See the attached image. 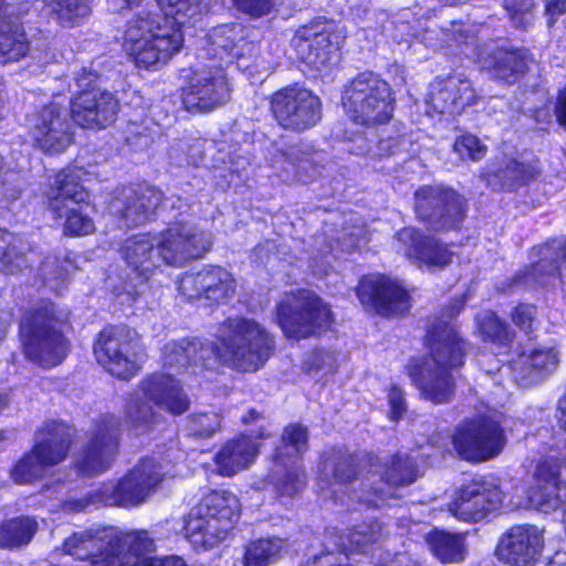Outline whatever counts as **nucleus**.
I'll return each mask as SVG.
<instances>
[{
    "instance_id": "obj_40",
    "label": "nucleus",
    "mask_w": 566,
    "mask_h": 566,
    "mask_svg": "<svg viewBox=\"0 0 566 566\" xmlns=\"http://www.w3.org/2000/svg\"><path fill=\"white\" fill-rule=\"evenodd\" d=\"M531 62L526 50L497 49L482 59L483 66L505 82L516 81L526 72Z\"/></svg>"
},
{
    "instance_id": "obj_56",
    "label": "nucleus",
    "mask_w": 566,
    "mask_h": 566,
    "mask_svg": "<svg viewBox=\"0 0 566 566\" xmlns=\"http://www.w3.org/2000/svg\"><path fill=\"white\" fill-rule=\"evenodd\" d=\"M286 160L296 169V174L300 175L302 171H307V167L311 165L310 157L306 153L302 151L298 147L290 148L286 154Z\"/></svg>"
},
{
    "instance_id": "obj_47",
    "label": "nucleus",
    "mask_w": 566,
    "mask_h": 566,
    "mask_svg": "<svg viewBox=\"0 0 566 566\" xmlns=\"http://www.w3.org/2000/svg\"><path fill=\"white\" fill-rule=\"evenodd\" d=\"M25 265L27 259L17 251L13 235L0 229V272L13 274Z\"/></svg>"
},
{
    "instance_id": "obj_22",
    "label": "nucleus",
    "mask_w": 566,
    "mask_h": 566,
    "mask_svg": "<svg viewBox=\"0 0 566 566\" xmlns=\"http://www.w3.org/2000/svg\"><path fill=\"white\" fill-rule=\"evenodd\" d=\"M503 492L493 480H473L454 491L448 511L462 522H479L499 510Z\"/></svg>"
},
{
    "instance_id": "obj_6",
    "label": "nucleus",
    "mask_w": 566,
    "mask_h": 566,
    "mask_svg": "<svg viewBox=\"0 0 566 566\" xmlns=\"http://www.w3.org/2000/svg\"><path fill=\"white\" fill-rule=\"evenodd\" d=\"M168 474L167 464L155 458H144L118 482L104 483L87 497L69 500L65 507L84 511L91 505L136 506L145 502Z\"/></svg>"
},
{
    "instance_id": "obj_9",
    "label": "nucleus",
    "mask_w": 566,
    "mask_h": 566,
    "mask_svg": "<svg viewBox=\"0 0 566 566\" xmlns=\"http://www.w3.org/2000/svg\"><path fill=\"white\" fill-rule=\"evenodd\" d=\"M238 497L228 491L206 495L188 514L185 533L195 547L209 548L226 538L239 517Z\"/></svg>"
},
{
    "instance_id": "obj_15",
    "label": "nucleus",
    "mask_w": 566,
    "mask_h": 566,
    "mask_svg": "<svg viewBox=\"0 0 566 566\" xmlns=\"http://www.w3.org/2000/svg\"><path fill=\"white\" fill-rule=\"evenodd\" d=\"M78 180L80 170H61L48 195V206L54 218H65L64 233L76 237L87 235L94 231L93 220L83 213L80 207L87 195Z\"/></svg>"
},
{
    "instance_id": "obj_30",
    "label": "nucleus",
    "mask_w": 566,
    "mask_h": 566,
    "mask_svg": "<svg viewBox=\"0 0 566 566\" xmlns=\"http://www.w3.org/2000/svg\"><path fill=\"white\" fill-rule=\"evenodd\" d=\"M542 532L532 525L512 526L500 539L497 556L507 564L527 566L541 554Z\"/></svg>"
},
{
    "instance_id": "obj_24",
    "label": "nucleus",
    "mask_w": 566,
    "mask_h": 566,
    "mask_svg": "<svg viewBox=\"0 0 566 566\" xmlns=\"http://www.w3.org/2000/svg\"><path fill=\"white\" fill-rule=\"evenodd\" d=\"M360 303L382 316L400 315L409 311L407 290L397 281L385 276H366L357 286Z\"/></svg>"
},
{
    "instance_id": "obj_16",
    "label": "nucleus",
    "mask_w": 566,
    "mask_h": 566,
    "mask_svg": "<svg viewBox=\"0 0 566 566\" xmlns=\"http://www.w3.org/2000/svg\"><path fill=\"white\" fill-rule=\"evenodd\" d=\"M270 104L276 123L292 132L300 133L314 127L322 116L321 98L300 84L276 91Z\"/></svg>"
},
{
    "instance_id": "obj_36",
    "label": "nucleus",
    "mask_w": 566,
    "mask_h": 566,
    "mask_svg": "<svg viewBox=\"0 0 566 566\" xmlns=\"http://www.w3.org/2000/svg\"><path fill=\"white\" fill-rule=\"evenodd\" d=\"M247 35L248 30L241 24L216 27L208 34V50L220 60L241 57L252 49Z\"/></svg>"
},
{
    "instance_id": "obj_52",
    "label": "nucleus",
    "mask_w": 566,
    "mask_h": 566,
    "mask_svg": "<svg viewBox=\"0 0 566 566\" xmlns=\"http://www.w3.org/2000/svg\"><path fill=\"white\" fill-rule=\"evenodd\" d=\"M233 2L240 11L258 18L269 14L277 0H233Z\"/></svg>"
},
{
    "instance_id": "obj_63",
    "label": "nucleus",
    "mask_w": 566,
    "mask_h": 566,
    "mask_svg": "<svg viewBox=\"0 0 566 566\" xmlns=\"http://www.w3.org/2000/svg\"><path fill=\"white\" fill-rule=\"evenodd\" d=\"M363 233H364V228H363V227H355L353 230H350V231L348 232V234H349L350 237H354V238H355V240H353V241L349 243V245H348V247H349V248H355V247H357V245H358V240H359V238L363 235Z\"/></svg>"
},
{
    "instance_id": "obj_49",
    "label": "nucleus",
    "mask_w": 566,
    "mask_h": 566,
    "mask_svg": "<svg viewBox=\"0 0 566 566\" xmlns=\"http://www.w3.org/2000/svg\"><path fill=\"white\" fill-rule=\"evenodd\" d=\"M220 415L213 411L196 412L191 415L188 421L189 432L201 438L211 437L220 430Z\"/></svg>"
},
{
    "instance_id": "obj_44",
    "label": "nucleus",
    "mask_w": 566,
    "mask_h": 566,
    "mask_svg": "<svg viewBox=\"0 0 566 566\" xmlns=\"http://www.w3.org/2000/svg\"><path fill=\"white\" fill-rule=\"evenodd\" d=\"M284 542L281 538H260L251 542L245 549V566H269L275 563L283 549Z\"/></svg>"
},
{
    "instance_id": "obj_51",
    "label": "nucleus",
    "mask_w": 566,
    "mask_h": 566,
    "mask_svg": "<svg viewBox=\"0 0 566 566\" xmlns=\"http://www.w3.org/2000/svg\"><path fill=\"white\" fill-rule=\"evenodd\" d=\"M506 10L513 24L518 28H527L534 20V0H504Z\"/></svg>"
},
{
    "instance_id": "obj_35",
    "label": "nucleus",
    "mask_w": 566,
    "mask_h": 566,
    "mask_svg": "<svg viewBox=\"0 0 566 566\" xmlns=\"http://www.w3.org/2000/svg\"><path fill=\"white\" fill-rule=\"evenodd\" d=\"M29 50L30 42L20 18L12 7H7L3 17H0V63L17 62Z\"/></svg>"
},
{
    "instance_id": "obj_27",
    "label": "nucleus",
    "mask_w": 566,
    "mask_h": 566,
    "mask_svg": "<svg viewBox=\"0 0 566 566\" xmlns=\"http://www.w3.org/2000/svg\"><path fill=\"white\" fill-rule=\"evenodd\" d=\"M179 292L188 300L205 297L222 302L233 296L234 279L230 272L220 266H207L196 273H186L178 283Z\"/></svg>"
},
{
    "instance_id": "obj_13",
    "label": "nucleus",
    "mask_w": 566,
    "mask_h": 566,
    "mask_svg": "<svg viewBox=\"0 0 566 566\" xmlns=\"http://www.w3.org/2000/svg\"><path fill=\"white\" fill-rule=\"evenodd\" d=\"M74 430L59 421L46 422L38 433L33 449L12 468L10 474L17 484H29L41 478L48 467L62 462L70 450Z\"/></svg>"
},
{
    "instance_id": "obj_31",
    "label": "nucleus",
    "mask_w": 566,
    "mask_h": 566,
    "mask_svg": "<svg viewBox=\"0 0 566 566\" xmlns=\"http://www.w3.org/2000/svg\"><path fill=\"white\" fill-rule=\"evenodd\" d=\"M559 470L560 463L554 457H546L538 461L533 473L535 484L528 492L527 505L544 513L560 506L563 499L559 494L562 484Z\"/></svg>"
},
{
    "instance_id": "obj_58",
    "label": "nucleus",
    "mask_w": 566,
    "mask_h": 566,
    "mask_svg": "<svg viewBox=\"0 0 566 566\" xmlns=\"http://www.w3.org/2000/svg\"><path fill=\"white\" fill-rule=\"evenodd\" d=\"M555 115L559 125L566 129V88L558 94L555 104Z\"/></svg>"
},
{
    "instance_id": "obj_17",
    "label": "nucleus",
    "mask_w": 566,
    "mask_h": 566,
    "mask_svg": "<svg viewBox=\"0 0 566 566\" xmlns=\"http://www.w3.org/2000/svg\"><path fill=\"white\" fill-rule=\"evenodd\" d=\"M346 29L335 21L315 20L300 28L292 39L298 57L306 64L319 70L326 66L340 50Z\"/></svg>"
},
{
    "instance_id": "obj_29",
    "label": "nucleus",
    "mask_w": 566,
    "mask_h": 566,
    "mask_svg": "<svg viewBox=\"0 0 566 566\" xmlns=\"http://www.w3.org/2000/svg\"><path fill=\"white\" fill-rule=\"evenodd\" d=\"M163 201L161 191L148 186L126 188L109 205L119 223L134 228L149 221Z\"/></svg>"
},
{
    "instance_id": "obj_59",
    "label": "nucleus",
    "mask_w": 566,
    "mask_h": 566,
    "mask_svg": "<svg viewBox=\"0 0 566 566\" xmlns=\"http://www.w3.org/2000/svg\"><path fill=\"white\" fill-rule=\"evenodd\" d=\"M400 140L397 138L381 139L378 143V155L379 156H391L396 154L399 147Z\"/></svg>"
},
{
    "instance_id": "obj_55",
    "label": "nucleus",
    "mask_w": 566,
    "mask_h": 566,
    "mask_svg": "<svg viewBox=\"0 0 566 566\" xmlns=\"http://www.w3.org/2000/svg\"><path fill=\"white\" fill-rule=\"evenodd\" d=\"M388 402L390 407L391 420L400 419L407 410L405 395L401 388L397 386H392L390 388L388 392Z\"/></svg>"
},
{
    "instance_id": "obj_53",
    "label": "nucleus",
    "mask_w": 566,
    "mask_h": 566,
    "mask_svg": "<svg viewBox=\"0 0 566 566\" xmlns=\"http://www.w3.org/2000/svg\"><path fill=\"white\" fill-rule=\"evenodd\" d=\"M512 321L520 328L530 331L535 322V307L528 304H521L512 313Z\"/></svg>"
},
{
    "instance_id": "obj_45",
    "label": "nucleus",
    "mask_w": 566,
    "mask_h": 566,
    "mask_svg": "<svg viewBox=\"0 0 566 566\" xmlns=\"http://www.w3.org/2000/svg\"><path fill=\"white\" fill-rule=\"evenodd\" d=\"M93 0H51L52 12L62 25L73 27L85 21L92 12Z\"/></svg>"
},
{
    "instance_id": "obj_8",
    "label": "nucleus",
    "mask_w": 566,
    "mask_h": 566,
    "mask_svg": "<svg viewBox=\"0 0 566 566\" xmlns=\"http://www.w3.org/2000/svg\"><path fill=\"white\" fill-rule=\"evenodd\" d=\"M62 324L63 319L51 303L29 312L20 326L25 356L44 368L60 365L70 350Z\"/></svg>"
},
{
    "instance_id": "obj_20",
    "label": "nucleus",
    "mask_w": 566,
    "mask_h": 566,
    "mask_svg": "<svg viewBox=\"0 0 566 566\" xmlns=\"http://www.w3.org/2000/svg\"><path fill=\"white\" fill-rule=\"evenodd\" d=\"M415 209L418 218L437 231L457 229L465 216L464 199L441 186L419 188L415 192Z\"/></svg>"
},
{
    "instance_id": "obj_38",
    "label": "nucleus",
    "mask_w": 566,
    "mask_h": 566,
    "mask_svg": "<svg viewBox=\"0 0 566 566\" xmlns=\"http://www.w3.org/2000/svg\"><path fill=\"white\" fill-rule=\"evenodd\" d=\"M258 451L259 446L250 437L227 442L214 457L219 473L231 476L247 469L254 462Z\"/></svg>"
},
{
    "instance_id": "obj_34",
    "label": "nucleus",
    "mask_w": 566,
    "mask_h": 566,
    "mask_svg": "<svg viewBox=\"0 0 566 566\" xmlns=\"http://www.w3.org/2000/svg\"><path fill=\"white\" fill-rule=\"evenodd\" d=\"M417 468L409 455H398L392 459L382 473L381 479L370 483V491L358 496V500L371 506H379L387 495H391V486L405 485L415 482Z\"/></svg>"
},
{
    "instance_id": "obj_32",
    "label": "nucleus",
    "mask_w": 566,
    "mask_h": 566,
    "mask_svg": "<svg viewBox=\"0 0 566 566\" xmlns=\"http://www.w3.org/2000/svg\"><path fill=\"white\" fill-rule=\"evenodd\" d=\"M537 174V161L520 160L514 156L502 154L488 166L482 178L489 187L499 190L512 189L533 179Z\"/></svg>"
},
{
    "instance_id": "obj_3",
    "label": "nucleus",
    "mask_w": 566,
    "mask_h": 566,
    "mask_svg": "<svg viewBox=\"0 0 566 566\" xmlns=\"http://www.w3.org/2000/svg\"><path fill=\"white\" fill-rule=\"evenodd\" d=\"M211 244L210 234L195 223L177 221L156 235L138 234L127 239L122 254L128 266L147 280L163 264L180 268L202 258Z\"/></svg>"
},
{
    "instance_id": "obj_23",
    "label": "nucleus",
    "mask_w": 566,
    "mask_h": 566,
    "mask_svg": "<svg viewBox=\"0 0 566 566\" xmlns=\"http://www.w3.org/2000/svg\"><path fill=\"white\" fill-rule=\"evenodd\" d=\"M119 423L115 416L99 417L90 431L88 442L76 461L86 475L103 473L111 468L118 453Z\"/></svg>"
},
{
    "instance_id": "obj_1",
    "label": "nucleus",
    "mask_w": 566,
    "mask_h": 566,
    "mask_svg": "<svg viewBox=\"0 0 566 566\" xmlns=\"http://www.w3.org/2000/svg\"><path fill=\"white\" fill-rule=\"evenodd\" d=\"M143 0H107L114 12L132 10ZM164 14L143 11L127 23L123 48L135 64L144 69H158L180 51L184 34L180 27L195 20L207 9L202 0H157Z\"/></svg>"
},
{
    "instance_id": "obj_5",
    "label": "nucleus",
    "mask_w": 566,
    "mask_h": 566,
    "mask_svg": "<svg viewBox=\"0 0 566 566\" xmlns=\"http://www.w3.org/2000/svg\"><path fill=\"white\" fill-rule=\"evenodd\" d=\"M168 474L167 464L155 458H144L118 482L104 483L87 497L69 500L65 507L84 511L91 505L136 506L145 502Z\"/></svg>"
},
{
    "instance_id": "obj_41",
    "label": "nucleus",
    "mask_w": 566,
    "mask_h": 566,
    "mask_svg": "<svg viewBox=\"0 0 566 566\" xmlns=\"http://www.w3.org/2000/svg\"><path fill=\"white\" fill-rule=\"evenodd\" d=\"M307 449V428L298 423L289 424L283 430L280 446L276 447L275 462L277 465H285L286 462L298 463Z\"/></svg>"
},
{
    "instance_id": "obj_39",
    "label": "nucleus",
    "mask_w": 566,
    "mask_h": 566,
    "mask_svg": "<svg viewBox=\"0 0 566 566\" xmlns=\"http://www.w3.org/2000/svg\"><path fill=\"white\" fill-rule=\"evenodd\" d=\"M558 364L557 353L553 348L533 349L530 354L523 353L513 363L515 380L522 386L539 381L552 373Z\"/></svg>"
},
{
    "instance_id": "obj_33",
    "label": "nucleus",
    "mask_w": 566,
    "mask_h": 566,
    "mask_svg": "<svg viewBox=\"0 0 566 566\" xmlns=\"http://www.w3.org/2000/svg\"><path fill=\"white\" fill-rule=\"evenodd\" d=\"M357 459L347 452H333L319 468L317 485L325 497L336 499L339 492L356 478Z\"/></svg>"
},
{
    "instance_id": "obj_48",
    "label": "nucleus",
    "mask_w": 566,
    "mask_h": 566,
    "mask_svg": "<svg viewBox=\"0 0 566 566\" xmlns=\"http://www.w3.org/2000/svg\"><path fill=\"white\" fill-rule=\"evenodd\" d=\"M282 467L285 472L275 482L276 492L281 496H293L305 486V472L298 463L286 462Z\"/></svg>"
},
{
    "instance_id": "obj_11",
    "label": "nucleus",
    "mask_w": 566,
    "mask_h": 566,
    "mask_svg": "<svg viewBox=\"0 0 566 566\" xmlns=\"http://www.w3.org/2000/svg\"><path fill=\"white\" fill-rule=\"evenodd\" d=\"M143 344L136 331L126 326H108L93 345L96 361L112 376L129 380L142 368Z\"/></svg>"
},
{
    "instance_id": "obj_37",
    "label": "nucleus",
    "mask_w": 566,
    "mask_h": 566,
    "mask_svg": "<svg viewBox=\"0 0 566 566\" xmlns=\"http://www.w3.org/2000/svg\"><path fill=\"white\" fill-rule=\"evenodd\" d=\"M116 538L109 545V555L117 556L123 566H137L146 555L155 551L154 541L146 531L122 532L113 528Z\"/></svg>"
},
{
    "instance_id": "obj_42",
    "label": "nucleus",
    "mask_w": 566,
    "mask_h": 566,
    "mask_svg": "<svg viewBox=\"0 0 566 566\" xmlns=\"http://www.w3.org/2000/svg\"><path fill=\"white\" fill-rule=\"evenodd\" d=\"M432 554L442 563H457L464 558V537L434 530L427 536Z\"/></svg>"
},
{
    "instance_id": "obj_21",
    "label": "nucleus",
    "mask_w": 566,
    "mask_h": 566,
    "mask_svg": "<svg viewBox=\"0 0 566 566\" xmlns=\"http://www.w3.org/2000/svg\"><path fill=\"white\" fill-rule=\"evenodd\" d=\"M230 84L223 67L195 70L182 88V104L189 112H209L230 99Z\"/></svg>"
},
{
    "instance_id": "obj_26",
    "label": "nucleus",
    "mask_w": 566,
    "mask_h": 566,
    "mask_svg": "<svg viewBox=\"0 0 566 566\" xmlns=\"http://www.w3.org/2000/svg\"><path fill=\"white\" fill-rule=\"evenodd\" d=\"M116 538L113 528H87L74 532L65 538L62 551L88 566H120L117 556L109 555V545Z\"/></svg>"
},
{
    "instance_id": "obj_62",
    "label": "nucleus",
    "mask_w": 566,
    "mask_h": 566,
    "mask_svg": "<svg viewBox=\"0 0 566 566\" xmlns=\"http://www.w3.org/2000/svg\"><path fill=\"white\" fill-rule=\"evenodd\" d=\"M558 412L559 427L566 432V391L558 400Z\"/></svg>"
},
{
    "instance_id": "obj_50",
    "label": "nucleus",
    "mask_w": 566,
    "mask_h": 566,
    "mask_svg": "<svg viewBox=\"0 0 566 566\" xmlns=\"http://www.w3.org/2000/svg\"><path fill=\"white\" fill-rule=\"evenodd\" d=\"M453 151L463 160L479 161L486 155L488 147L475 135L465 134L455 138Z\"/></svg>"
},
{
    "instance_id": "obj_14",
    "label": "nucleus",
    "mask_w": 566,
    "mask_h": 566,
    "mask_svg": "<svg viewBox=\"0 0 566 566\" xmlns=\"http://www.w3.org/2000/svg\"><path fill=\"white\" fill-rule=\"evenodd\" d=\"M98 78L91 66L83 67L75 76L78 93L71 102V116L83 128H105L115 120L119 108L115 96L96 84Z\"/></svg>"
},
{
    "instance_id": "obj_43",
    "label": "nucleus",
    "mask_w": 566,
    "mask_h": 566,
    "mask_svg": "<svg viewBox=\"0 0 566 566\" xmlns=\"http://www.w3.org/2000/svg\"><path fill=\"white\" fill-rule=\"evenodd\" d=\"M38 531V522L29 516L11 518L0 524V546L15 548L28 545Z\"/></svg>"
},
{
    "instance_id": "obj_7",
    "label": "nucleus",
    "mask_w": 566,
    "mask_h": 566,
    "mask_svg": "<svg viewBox=\"0 0 566 566\" xmlns=\"http://www.w3.org/2000/svg\"><path fill=\"white\" fill-rule=\"evenodd\" d=\"M154 406L178 416L189 409L190 400L174 376L155 373L139 382L135 397L127 405V421L138 430L150 428L159 418Z\"/></svg>"
},
{
    "instance_id": "obj_61",
    "label": "nucleus",
    "mask_w": 566,
    "mask_h": 566,
    "mask_svg": "<svg viewBox=\"0 0 566 566\" xmlns=\"http://www.w3.org/2000/svg\"><path fill=\"white\" fill-rule=\"evenodd\" d=\"M448 36H450L455 42H461L462 40H467V30L461 23H452L451 29L448 30Z\"/></svg>"
},
{
    "instance_id": "obj_25",
    "label": "nucleus",
    "mask_w": 566,
    "mask_h": 566,
    "mask_svg": "<svg viewBox=\"0 0 566 566\" xmlns=\"http://www.w3.org/2000/svg\"><path fill=\"white\" fill-rule=\"evenodd\" d=\"M478 96L471 81L462 74L436 78L426 98L428 113L455 116L475 103Z\"/></svg>"
},
{
    "instance_id": "obj_57",
    "label": "nucleus",
    "mask_w": 566,
    "mask_h": 566,
    "mask_svg": "<svg viewBox=\"0 0 566 566\" xmlns=\"http://www.w3.org/2000/svg\"><path fill=\"white\" fill-rule=\"evenodd\" d=\"M545 11L548 24L553 25L556 19L566 12V0H546Z\"/></svg>"
},
{
    "instance_id": "obj_19",
    "label": "nucleus",
    "mask_w": 566,
    "mask_h": 566,
    "mask_svg": "<svg viewBox=\"0 0 566 566\" xmlns=\"http://www.w3.org/2000/svg\"><path fill=\"white\" fill-rule=\"evenodd\" d=\"M27 126L33 147L44 154H61L73 143L69 114L59 103H50L29 114Z\"/></svg>"
},
{
    "instance_id": "obj_2",
    "label": "nucleus",
    "mask_w": 566,
    "mask_h": 566,
    "mask_svg": "<svg viewBox=\"0 0 566 566\" xmlns=\"http://www.w3.org/2000/svg\"><path fill=\"white\" fill-rule=\"evenodd\" d=\"M274 339L256 321L245 317L228 318L217 333L213 346L199 340L182 339L165 345L164 365L185 368L193 364L211 367V355L221 365L240 373H254L270 358Z\"/></svg>"
},
{
    "instance_id": "obj_54",
    "label": "nucleus",
    "mask_w": 566,
    "mask_h": 566,
    "mask_svg": "<svg viewBox=\"0 0 566 566\" xmlns=\"http://www.w3.org/2000/svg\"><path fill=\"white\" fill-rule=\"evenodd\" d=\"M551 252H557L558 255L554 258L555 265L551 269L549 273L558 272L562 274L566 272V241H553L551 245L544 248L543 254L545 258H548Z\"/></svg>"
},
{
    "instance_id": "obj_12",
    "label": "nucleus",
    "mask_w": 566,
    "mask_h": 566,
    "mask_svg": "<svg viewBox=\"0 0 566 566\" xmlns=\"http://www.w3.org/2000/svg\"><path fill=\"white\" fill-rule=\"evenodd\" d=\"M332 311L318 295L302 290L285 294L276 305V319L289 338L302 339L329 327Z\"/></svg>"
},
{
    "instance_id": "obj_46",
    "label": "nucleus",
    "mask_w": 566,
    "mask_h": 566,
    "mask_svg": "<svg viewBox=\"0 0 566 566\" xmlns=\"http://www.w3.org/2000/svg\"><path fill=\"white\" fill-rule=\"evenodd\" d=\"M475 321L479 335L483 340L499 345H509L512 342L513 334L509 326L493 312L483 311L478 314Z\"/></svg>"
},
{
    "instance_id": "obj_64",
    "label": "nucleus",
    "mask_w": 566,
    "mask_h": 566,
    "mask_svg": "<svg viewBox=\"0 0 566 566\" xmlns=\"http://www.w3.org/2000/svg\"><path fill=\"white\" fill-rule=\"evenodd\" d=\"M463 310V302L462 301H454L450 305V310L448 311L447 317L452 318L455 315H458Z\"/></svg>"
},
{
    "instance_id": "obj_60",
    "label": "nucleus",
    "mask_w": 566,
    "mask_h": 566,
    "mask_svg": "<svg viewBox=\"0 0 566 566\" xmlns=\"http://www.w3.org/2000/svg\"><path fill=\"white\" fill-rule=\"evenodd\" d=\"M442 317H446V314H442ZM444 326H448V328H450L453 332V334L457 337V342H459L461 344L462 350L464 352V343H463V340L458 336L454 327L448 321H446L444 318L436 319L430 325L429 331H428V335H427V345H428V347L430 348L429 336H430L431 332L433 331V328L434 327H439V329L442 331Z\"/></svg>"
},
{
    "instance_id": "obj_10",
    "label": "nucleus",
    "mask_w": 566,
    "mask_h": 566,
    "mask_svg": "<svg viewBox=\"0 0 566 566\" xmlns=\"http://www.w3.org/2000/svg\"><path fill=\"white\" fill-rule=\"evenodd\" d=\"M395 98L389 84L373 72L356 76L344 90L343 106L358 125L386 124L392 116Z\"/></svg>"
},
{
    "instance_id": "obj_28",
    "label": "nucleus",
    "mask_w": 566,
    "mask_h": 566,
    "mask_svg": "<svg viewBox=\"0 0 566 566\" xmlns=\"http://www.w3.org/2000/svg\"><path fill=\"white\" fill-rule=\"evenodd\" d=\"M395 240L399 252L429 271L443 269L452 262L453 252L447 244L433 237L422 235L413 228L400 230Z\"/></svg>"
},
{
    "instance_id": "obj_18",
    "label": "nucleus",
    "mask_w": 566,
    "mask_h": 566,
    "mask_svg": "<svg viewBox=\"0 0 566 566\" xmlns=\"http://www.w3.org/2000/svg\"><path fill=\"white\" fill-rule=\"evenodd\" d=\"M452 444L460 458L481 462L496 457L505 444L500 424L489 418L462 421L454 430Z\"/></svg>"
},
{
    "instance_id": "obj_4",
    "label": "nucleus",
    "mask_w": 566,
    "mask_h": 566,
    "mask_svg": "<svg viewBox=\"0 0 566 566\" xmlns=\"http://www.w3.org/2000/svg\"><path fill=\"white\" fill-rule=\"evenodd\" d=\"M430 356L411 360L408 374L420 395L434 403H447L454 391L451 369L463 365V350L453 332L434 327L429 336Z\"/></svg>"
}]
</instances>
